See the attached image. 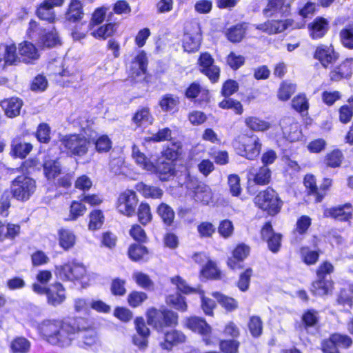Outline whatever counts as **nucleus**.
<instances>
[{
	"label": "nucleus",
	"instance_id": "1",
	"mask_svg": "<svg viewBox=\"0 0 353 353\" xmlns=\"http://www.w3.org/2000/svg\"><path fill=\"white\" fill-rule=\"evenodd\" d=\"M39 334L51 345L68 347L75 339V327L60 319H45L37 325Z\"/></svg>",
	"mask_w": 353,
	"mask_h": 353
},
{
	"label": "nucleus",
	"instance_id": "2",
	"mask_svg": "<svg viewBox=\"0 0 353 353\" xmlns=\"http://www.w3.org/2000/svg\"><path fill=\"white\" fill-rule=\"evenodd\" d=\"M148 323L158 331L165 333L163 341L161 345L163 349L170 350L176 343V334L174 329L176 316L173 311L166 308L158 310L150 308L147 312Z\"/></svg>",
	"mask_w": 353,
	"mask_h": 353
},
{
	"label": "nucleus",
	"instance_id": "3",
	"mask_svg": "<svg viewBox=\"0 0 353 353\" xmlns=\"http://www.w3.org/2000/svg\"><path fill=\"white\" fill-rule=\"evenodd\" d=\"M178 187L181 188V195L184 194L185 196L200 202L203 204H208L211 199L212 194L210 187L186 170L181 172L178 175Z\"/></svg>",
	"mask_w": 353,
	"mask_h": 353
},
{
	"label": "nucleus",
	"instance_id": "4",
	"mask_svg": "<svg viewBox=\"0 0 353 353\" xmlns=\"http://www.w3.org/2000/svg\"><path fill=\"white\" fill-rule=\"evenodd\" d=\"M255 206L270 216H275L281 211L283 201L279 193L271 186L259 191L254 198Z\"/></svg>",
	"mask_w": 353,
	"mask_h": 353
},
{
	"label": "nucleus",
	"instance_id": "5",
	"mask_svg": "<svg viewBox=\"0 0 353 353\" xmlns=\"http://www.w3.org/2000/svg\"><path fill=\"white\" fill-rule=\"evenodd\" d=\"M237 154L249 160L254 161L261 154L262 143L256 134H243L234 143Z\"/></svg>",
	"mask_w": 353,
	"mask_h": 353
},
{
	"label": "nucleus",
	"instance_id": "6",
	"mask_svg": "<svg viewBox=\"0 0 353 353\" xmlns=\"http://www.w3.org/2000/svg\"><path fill=\"white\" fill-rule=\"evenodd\" d=\"M303 185L305 188L306 195L312 196L315 203H321L328 194L333 181L330 178L325 177L319 186L317 185L316 179L312 174H306L303 177Z\"/></svg>",
	"mask_w": 353,
	"mask_h": 353
},
{
	"label": "nucleus",
	"instance_id": "7",
	"mask_svg": "<svg viewBox=\"0 0 353 353\" xmlns=\"http://www.w3.org/2000/svg\"><path fill=\"white\" fill-rule=\"evenodd\" d=\"M353 345V339L348 334L334 332L323 340L320 343L322 353H341L340 350H348Z\"/></svg>",
	"mask_w": 353,
	"mask_h": 353
},
{
	"label": "nucleus",
	"instance_id": "8",
	"mask_svg": "<svg viewBox=\"0 0 353 353\" xmlns=\"http://www.w3.org/2000/svg\"><path fill=\"white\" fill-rule=\"evenodd\" d=\"M182 323L185 328L199 333L201 336L202 341L205 345L210 346L215 343V337L212 336V328L205 319L191 316L186 317Z\"/></svg>",
	"mask_w": 353,
	"mask_h": 353
},
{
	"label": "nucleus",
	"instance_id": "9",
	"mask_svg": "<svg viewBox=\"0 0 353 353\" xmlns=\"http://www.w3.org/2000/svg\"><path fill=\"white\" fill-rule=\"evenodd\" d=\"M54 272L57 278L63 281H74L83 279L86 274V269L81 263L70 261L55 265Z\"/></svg>",
	"mask_w": 353,
	"mask_h": 353
},
{
	"label": "nucleus",
	"instance_id": "10",
	"mask_svg": "<svg viewBox=\"0 0 353 353\" xmlns=\"http://www.w3.org/2000/svg\"><path fill=\"white\" fill-rule=\"evenodd\" d=\"M10 189L14 198L18 201H26L34 193L36 182L28 176H19L12 181Z\"/></svg>",
	"mask_w": 353,
	"mask_h": 353
},
{
	"label": "nucleus",
	"instance_id": "11",
	"mask_svg": "<svg viewBox=\"0 0 353 353\" xmlns=\"http://www.w3.org/2000/svg\"><path fill=\"white\" fill-rule=\"evenodd\" d=\"M32 290L39 294H46L47 303L54 307L61 305L66 299L65 289L59 282L54 283L50 288L33 284Z\"/></svg>",
	"mask_w": 353,
	"mask_h": 353
},
{
	"label": "nucleus",
	"instance_id": "12",
	"mask_svg": "<svg viewBox=\"0 0 353 353\" xmlns=\"http://www.w3.org/2000/svg\"><path fill=\"white\" fill-rule=\"evenodd\" d=\"M312 57L323 68L328 69L339 60L340 54L332 44L319 43L314 47Z\"/></svg>",
	"mask_w": 353,
	"mask_h": 353
},
{
	"label": "nucleus",
	"instance_id": "13",
	"mask_svg": "<svg viewBox=\"0 0 353 353\" xmlns=\"http://www.w3.org/2000/svg\"><path fill=\"white\" fill-rule=\"evenodd\" d=\"M61 145L67 150L68 153L71 155L83 156L89 149L90 143L82 134H69L63 137L61 140Z\"/></svg>",
	"mask_w": 353,
	"mask_h": 353
},
{
	"label": "nucleus",
	"instance_id": "14",
	"mask_svg": "<svg viewBox=\"0 0 353 353\" xmlns=\"http://www.w3.org/2000/svg\"><path fill=\"white\" fill-rule=\"evenodd\" d=\"M197 65L199 72L207 77L212 83L219 81L221 69L214 63V59L210 52H204L199 54Z\"/></svg>",
	"mask_w": 353,
	"mask_h": 353
},
{
	"label": "nucleus",
	"instance_id": "15",
	"mask_svg": "<svg viewBox=\"0 0 353 353\" xmlns=\"http://www.w3.org/2000/svg\"><path fill=\"white\" fill-rule=\"evenodd\" d=\"M202 35L196 23H190L185 27L183 48L188 53L197 52L201 46Z\"/></svg>",
	"mask_w": 353,
	"mask_h": 353
},
{
	"label": "nucleus",
	"instance_id": "16",
	"mask_svg": "<svg viewBox=\"0 0 353 353\" xmlns=\"http://www.w3.org/2000/svg\"><path fill=\"white\" fill-rule=\"evenodd\" d=\"M184 96L194 103L196 106L203 107L210 102V93L208 89L203 88L196 81L190 83L184 91Z\"/></svg>",
	"mask_w": 353,
	"mask_h": 353
},
{
	"label": "nucleus",
	"instance_id": "17",
	"mask_svg": "<svg viewBox=\"0 0 353 353\" xmlns=\"http://www.w3.org/2000/svg\"><path fill=\"white\" fill-rule=\"evenodd\" d=\"M137 204L138 198L135 192L125 190L119 194L116 203V208L120 214L130 217L135 214Z\"/></svg>",
	"mask_w": 353,
	"mask_h": 353
},
{
	"label": "nucleus",
	"instance_id": "18",
	"mask_svg": "<svg viewBox=\"0 0 353 353\" xmlns=\"http://www.w3.org/2000/svg\"><path fill=\"white\" fill-rule=\"evenodd\" d=\"M260 234L261 239L267 243L268 250L273 254L278 253L282 245L283 235L274 231L271 221H268L262 225Z\"/></svg>",
	"mask_w": 353,
	"mask_h": 353
},
{
	"label": "nucleus",
	"instance_id": "19",
	"mask_svg": "<svg viewBox=\"0 0 353 353\" xmlns=\"http://www.w3.org/2000/svg\"><path fill=\"white\" fill-rule=\"evenodd\" d=\"M250 247L244 243L236 244L231 252V256L227 259L228 268L233 271L242 269L243 262L250 255Z\"/></svg>",
	"mask_w": 353,
	"mask_h": 353
},
{
	"label": "nucleus",
	"instance_id": "20",
	"mask_svg": "<svg viewBox=\"0 0 353 353\" xmlns=\"http://www.w3.org/2000/svg\"><path fill=\"white\" fill-rule=\"evenodd\" d=\"M330 29L329 20L323 17L317 16L307 24L309 37L313 41L323 39Z\"/></svg>",
	"mask_w": 353,
	"mask_h": 353
},
{
	"label": "nucleus",
	"instance_id": "21",
	"mask_svg": "<svg viewBox=\"0 0 353 353\" xmlns=\"http://www.w3.org/2000/svg\"><path fill=\"white\" fill-rule=\"evenodd\" d=\"M353 74V57H347L337 65L330 68L329 80L330 82H339L350 79Z\"/></svg>",
	"mask_w": 353,
	"mask_h": 353
},
{
	"label": "nucleus",
	"instance_id": "22",
	"mask_svg": "<svg viewBox=\"0 0 353 353\" xmlns=\"http://www.w3.org/2000/svg\"><path fill=\"white\" fill-rule=\"evenodd\" d=\"M293 24L294 20L291 19L285 20L271 19L255 25V28L269 35H272L283 32L288 28L292 27Z\"/></svg>",
	"mask_w": 353,
	"mask_h": 353
},
{
	"label": "nucleus",
	"instance_id": "23",
	"mask_svg": "<svg viewBox=\"0 0 353 353\" xmlns=\"http://www.w3.org/2000/svg\"><path fill=\"white\" fill-rule=\"evenodd\" d=\"M324 215L341 222H348L353 217V205L351 203L347 202L332 206L324 211Z\"/></svg>",
	"mask_w": 353,
	"mask_h": 353
},
{
	"label": "nucleus",
	"instance_id": "24",
	"mask_svg": "<svg viewBox=\"0 0 353 353\" xmlns=\"http://www.w3.org/2000/svg\"><path fill=\"white\" fill-rule=\"evenodd\" d=\"M17 48L14 43L0 44V70L8 65H16L19 62Z\"/></svg>",
	"mask_w": 353,
	"mask_h": 353
},
{
	"label": "nucleus",
	"instance_id": "25",
	"mask_svg": "<svg viewBox=\"0 0 353 353\" xmlns=\"http://www.w3.org/2000/svg\"><path fill=\"white\" fill-rule=\"evenodd\" d=\"M147 63L145 53L139 52L128 67L130 77L133 79L142 78L146 72Z\"/></svg>",
	"mask_w": 353,
	"mask_h": 353
},
{
	"label": "nucleus",
	"instance_id": "26",
	"mask_svg": "<svg viewBox=\"0 0 353 353\" xmlns=\"http://www.w3.org/2000/svg\"><path fill=\"white\" fill-rule=\"evenodd\" d=\"M312 225V219L307 215L299 216L291 232V243L300 242L307 234Z\"/></svg>",
	"mask_w": 353,
	"mask_h": 353
},
{
	"label": "nucleus",
	"instance_id": "27",
	"mask_svg": "<svg viewBox=\"0 0 353 353\" xmlns=\"http://www.w3.org/2000/svg\"><path fill=\"white\" fill-rule=\"evenodd\" d=\"M57 148L50 149L43 162V171L48 179H53L61 172V166L55 157Z\"/></svg>",
	"mask_w": 353,
	"mask_h": 353
},
{
	"label": "nucleus",
	"instance_id": "28",
	"mask_svg": "<svg viewBox=\"0 0 353 353\" xmlns=\"http://www.w3.org/2000/svg\"><path fill=\"white\" fill-rule=\"evenodd\" d=\"M248 176L249 179L252 180L255 185L263 186L270 183L272 171L268 166L261 165L256 169L251 168L249 170Z\"/></svg>",
	"mask_w": 353,
	"mask_h": 353
},
{
	"label": "nucleus",
	"instance_id": "29",
	"mask_svg": "<svg viewBox=\"0 0 353 353\" xmlns=\"http://www.w3.org/2000/svg\"><path fill=\"white\" fill-rule=\"evenodd\" d=\"M76 336L73 343L77 340V345L83 348L92 347L98 342L96 332L92 329L81 330L75 327Z\"/></svg>",
	"mask_w": 353,
	"mask_h": 353
},
{
	"label": "nucleus",
	"instance_id": "30",
	"mask_svg": "<svg viewBox=\"0 0 353 353\" xmlns=\"http://www.w3.org/2000/svg\"><path fill=\"white\" fill-rule=\"evenodd\" d=\"M18 56L19 62L32 63L39 57L38 50L34 44L28 41H23L19 44Z\"/></svg>",
	"mask_w": 353,
	"mask_h": 353
},
{
	"label": "nucleus",
	"instance_id": "31",
	"mask_svg": "<svg viewBox=\"0 0 353 353\" xmlns=\"http://www.w3.org/2000/svg\"><path fill=\"white\" fill-rule=\"evenodd\" d=\"M248 28V23L240 22L228 28L225 35L230 42L232 43H240L245 37Z\"/></svg>",
	"mask_w": 353,
	"mask_h": 353
},
{
	"label": "nucleus",
	"instance_id": "32",
	"mask_svg": "<svg viewBox=\"0 0 353 353\" xmlns=\"http://www.w3.org/2000/svg\"><path fill=\"white\" fill-rule=\"evenodd\" d=\"M199 274L201 277L207 280L217 281L221 280L223 277V274L218 268L216 262L211 259H208L202 265Z\"/></svg>",
	"mask_w": 353,
	"mask_h": 353
},
{
	"label": "nucleus",
	"instance_id": "33",
	"mask_svg": "<svg viewBox=\"0 0 353 353\" xmlns=\"http://www.w3.org/2000/svg\"><path fill=\"white\" fill-rule=\"evenodd\" d=\"M264 12H270V15L280 14L286 17L290 14V3L288 0H268Z\"/></svg>",
	"mask_w": 353,
	"mask_h": 353
},
{
	"label": "nucleus",
	"instance_id": "34",
	"mask_svg": "<svg viewBox=\"0 0 353 353\" xmlns=\"http://www.w3.org/2000/svg\"><path fill=\"white\" fill-rule=\"evenodd\" d=\"M334 288V282L326 279L317 278L312 282L310 292L315 296H323L330 294Z\"/></svg>",
	"mask_w": 353,
	"mask_h": 353
},
{
	"label": "nucleus",
	"instance_id": "35",
	"mask_svg": "<svg viewBox=\"0 0 353 353\" xmlns=\"http://www.w3.org/2000/svg\"><path fill=\"white\" fill-rule=\"evenodd\" d=\"M83 16L81 2L79 0H71L65 13V20L71 23H77L81 21Z\"/></svg>",
	"mask_w": 353,
	"mask_h": 353
},
{
	"label": "nucleus",
	"instance_id": "36",
	"mask_svg": "<svg viewBox=\"0 0 353 353\" xmlns=\"http://www.w3.org/2000/svg\"><path fill=\"white\" fill-rule=\"evenodd\" d=\"M22 105L23 101L17 97L4 99L0 102V106L4 110L5 114L10 118L18 116Z\"/></svg>",
	"mask_w": 353,
	"mask_h": 353
},
{
	"label": "nucleus",
	"instance_id": "37",
	"mask_svg": "<svg viewBox=\"0 0 353 353\" xmlns=\"http://www.w3.org/2000/svg\"><path fill=\"white\" fill-rule=\"evenodd\" d=\"M216 299L218 303L227 312H232L239 307L238 301L233 297L227 296L220 292L216 291L211 294Z\"/></svg>",
	"mask_w": 353,
	"mask_h": 353
},
{
	"label": "nucleus",
	"instance_id": "38",
	"mask_svg": "<svg viewBox=\"0 0 353 353\" xmlns=\"http://www.w3.org/2000/svg\"><path fill=\"white\" fill-rule=\"evenodd\" d=\"M20 232V225L0 221V241L2 242L6 239L14 240L19 235Z\"/></svg>",
	"mask_w": 353,
	"mask_h": 353
},
{
	"label": "nucleus",
	"instance_id": "39",
	"mask_svg": "<svg viewBox=\"0 0 353 353\" xmlns=\"http://www.w3.org/2000/svg\"><path fill=\"white\" fill-rule=\"evenodd\" d=\"M32 145L22 141L20 139H14L11 143L10 154L20 159H24L32 150Z\"/></svg>",
	"mask_w": 353,
	"mask_h": 353
},
{
	"label": "nucleus",
	"instance_id": "40",
	"mask_svg": "<svg viewBox=\"0 0 353 353\" xmlns=\"http://www.w3.org/2000/svg\"><path fill=\"white\" fill-rule=\"evenodd\" d=\"M152 122L153 117L149 108L145 107L139 109L132 117V123L137 127L145 128L151 125Z\"/></svg>",
	"mask_w": 353,
	"mask_h": 353
},
{
	"label": "nucleus",
	"instance_id": "41",
	"mask_svg": "<svg viewBox=\"0 0 353 353\" xmlns=\"http://www.w3.org/2000/svg\"><path fill=\"white\" fill-rule=\"evenodd\" d=\"M244 123L246 127L253 132H264L271 127V124L268 121L256 116L245 117Z\"/></svg>",
	"mask_w": 353,
	"mask_h": 353
},
{
	"label": "nucleus",
	"instance_id": "42",
	"mask_svg": "<svg viewBox=\"0 0 353 353\" xmlns=\"http://www.w3.org/2000/svg\"><path fill=\"white\" fill-rule=\"evenodd\" d=\"M58 235L59 245L65 250H68L74 245L77 237L71 230L61 228L59 230Z\"/></svg>",
	"mask_w": 353,
	"mask_h": 353
},
{
	"label": "nucleus",
	"instance_id": "43",
	"mask_svg": "<svg viewBox=\"0 0 353 353\" xmlns=\"http://www.w3.org/2000/svg\"><path fill=\"white\" fill-rule=\"evenodd\" d=\"M132 157L136 163L147 171L154 172L155 170L154 165L141 152L139 148L133 145L132 150Z\"/></svg>",
	"mask_w": 353,
	"mask_h": 353
},
{
	"label": "nucleus",
	"instance_id": "44",
	"mask_svg": "<svg viewBox=\"0 0 353 353\" xmlns=\"http://www.w3.org/2000/svg\"><path fill=\"white\" fill-rule=\"evenodd\" d=\"M344 156L340 149H334L327 152L323 159V163L327 168H336L341 165Z\"/></svg>",
	"mask_w": 353,
	"mask_h": 353
},
{
	"label": "nucleus",
	"instance_id": "45",
	"mask_svg": "<svg viewBox=\"0 0 353 353\" xmlns=\"http://www.w3.org/2000/svg\"><path fill=\"white\" fill-rule=\"evenodd\" d=\"M296 85L289 81H282L277 90L276 97L279 101H287L294 94Z\"/></svg>",
	"mask_w": 353,
	"mask_h": 353
},
{
	"label": "nucleus",
	"instance_id": "46",
	"mask_svg": "<svg viewBox=\"0 0 353 353\" xmlns=\"http://www.w3.org/2000/svg\"><path fill=\"white\" fill-rule=\"evenodd\" d=\"M322 253L320 249L311 250L307 246H302L300 248V254L302 261L307 265L316 264Z\"/></svg>",
	"mask_w": 353,
	"mask_h": 353
},
{
	"label": "nucleus",
	"instance_id": "47",
	"mask_svg": "<svg viewBox=\"0 0 353 353\" xmlns=\"http://www.w3.org/2000/svg\"><path fill=\"white\" fill-rule=\"evenodd\" d=\"M347 102L338 109L339 121L343 124L350 123L353 118V96L349 97Z\"/></svg>",
	"mask_w": 353,
	"mask_h": 353
},
{
	"label": "nucleus",
	"instance_id": "48",
	"mask_svg": "<svg viewBox=\"0 0 353 353\" xmlns=\"http://www.w3.org/2000/svg\"><path fill=\"white\" fill-rule=\"evenodd\" d=\"M218 106L223 110H232L236 115H241L244 111L241 102L232 97L223 98L218 103Z\"/></svg>",
	"mask_w": 353,
	"mask_h": 353
},
{
	"label": "nucleus",
	"instance_id": "49",
	"mask_svg": "<svg viewBox=\"0 0 353 353\" xmlns=\"http://www.w3.org/2000/svg\"><path fill=\"white\" fill-rule=\"evenodd\" d=\"M117 29V24L109 23L91 31V35L95 39H105L113 35Z\"/></svg>",
	"mask_w": 353,
	"mask_h": 353
},
{
	"label": "nucleus",
	"instance_id": "50",
	"mask_svg": "<svg viewBox=\"0 0 353 353\" xmlns=\"http://www.w3.org/2000/svg\"><path fill=\"white\" fill-rule=\"evenodd\" d=\"M135 188L145 198L160 199L163 195V190L159 188L148 185L142 182L137 183Z\"/></svg>",
	"mask_w": 353,
	"mask_h": 353
},
{
	"label": "nucleus",
	"instance_id": "51",
	"mask_svg": "<svg viewBox=\"0 0 353 353\" xmlns=\"http://www.w3.org/2000/svg\"><path fill=\"white\" fill-rule=\"evenodd\" d=\"M341 46L347 50H353V26L348 24L343 27L339 33Z\"/></svg>",
	"mask_w": 353,
	"mask_h": 353
},
{
	"label": "nucleus",
	"instance_id": "52",
	"mask_svg": "<svg viewBox=\"0 0 353 353\" xmlns=\"http://www.w3.org/2000/svg\"><path fill=\"white\" fill-rule=\"evenodd\" d=\"M254 275V270L251 267L246 268L242 271L239 275L237 281L236 282V286L238 289L245 292L248 290L250 285L251 278Z\"/></svg>",
	"mask_w": 353,
	"mask_h": 353
},
{
	"label": "nucleus",
	"instance_id": "53",
	"mask_svg": "<svg viewBox=\"0 0 353 353\" xmlns=\"http://www.w3.org/2000/svg\"><path fill=\"white\" fill-rule=\"evenodd\" d=\"M248 327L253 338L256 339L260 337L263 330V322L261 318L258 315L250 316L248 322Z\"/></svg>",
	"mask_w": 353,
	"mask_h": 353
},
{
	"label": "nucleus",
	"instance_id": "54",
	"mask_svg": "<svg viewBox=\"0 0 353 353\" xmlns=\"http://www.w3.org/2000/svg\"><path fill=\"white\" fill-rule=\"evenodd\" d=\"M301 323L305 330L315 327L319 323L318 312L312 308L305 310L301 316Z\"/></svg>",
	"mask_w": 353,
	"mask_h": 353
},
{
	"label": "nucleus",
	"instance_id": "55",
	"mask_svg": "<svg viewBox=\"0 0 353 353\" xmlns=\"http://www.w3.org/2000/svg\"><path fill=\"white\" fill-rule=\"evenodd\" d=\"M30 347V342L22 336L15 338L10 343V349L13 353H28Z\"/></svg>",
	"mask_w": 353,
	"mask_h": 353
},
{
	"label": "nucleus",
	"instance_id": "56",
	"mask_svg": "<svg viewBox=\"0 0 353 353\" xmlns=\"http://www.w3.org/2000/svg\"><path fill=\"white\" fill-rule=\"evenodd\" d=\"M92 27L87 24L85 21L77 22L73 27L71 32V36L74 41H80L85 38L87 33L90 30L92 31Z\"/></svg>",
	"mask_w": 353,
	"mask_h": 353
},
{
	"label": "nucleus",
	"instance_id": "57",
	"mask_svg": "<svg viewBox=\"0 0 353 353\" xmlns=\"http://www.w3.org/2000/svg\"><path fill=\"white\" fill-rule=\"evenodd\" d=\"M201 297V308L206 316H214L216 303L213 299L205 296L204 292L201 290L199 293Z\"/></svg>",
	"mask_w": 353,
	"mask_h": 353
},
{
	"label": "nucleus",
	"instance_id": "58",
	"mask_svg": "<svg viewBox=\"0 0 353 353\" xmlns=\"http://www.w3.org/2000/svg\"><path fill=\"white\" fill-rule=\"evenodd\" d=\"M60 43L57 32L54 29L49 31H45L40 39L39 44L47 48H51Z\"/></svg>",
	"mask_w": 353,
	"mask_h": 353
},
{
	"label": "nucleus",
	"instance_id": "59",
	"mask_svg": "<svg viewBox=\"0 0 353 353\" xmlns=\"http://www.w3.org/2000/svg\"><path fill=\"white\" fill-rule=\"evenodd\" d=\"M83 201H73L70 207V213L68 215V218L67 220L68 221H74L77 220L79 216H83L87 208L85 205L83 203Z\"/></svg>",
	"mask_w": 353,
	"mask_h": 353
},
{
	"label": "nucleus",
	"instance_id": "60",
	"mask_svg": "<svg viewBox=\"0 0 353 353\" xmlns=\"http://www.w3.org/2000/svg\"><path fill=\"white\" fill-rule=\"evenodd\" d=\"M157 213L165 225H170L173 222L175 215L173 209L166 203H162L159 205Z\"/></svg>",
	"mask_w": 353,
	"mask_h": 353
},
{
	"label": "nucleus",
	"instance_id": "61",
	"mask_svg": "<svg viewBox=\"0 0 353 353\" xmlns=\"http://www.w3.org/2000/svg\"><path fill=\"white\" fill-rule=\"evenodd\" d=\"M291 106L299 113L307 111L309 103L306 95L304 93H299L296 95L292 100Z\"/></svg>",
	"mask_w": 353,
	"mask_h": 353
},
{
	"label": "nucleus",
	"instance_id": "62",
	"mask_svg": "<svg viewBox=\"0 0 353 353\" xmlns=\"http://www.w3.org/2000/svg\"><path fill=\"white\" fill-rule=\"evenodd\" d=\"M239 89V83L236 80L228 79L223 83L220 93L224 98L230 97L237 92Z\"/></svg>",
	"mask_w": 353,
	"mask_h": 353
},
{
	"label": "nucleus",
	"instance_id": "63",
	"mask_svg": "<svg viewBox=\"0 0 353 353\" xmlns=\"http://www.w3.org/2000/svg\"><path fill=\"white\" fill-rule=\"evenodd\" d=\"M240 342L235 339H221L219 349L223 353H239Z\"/></svg>",
	"mask_w": 353,
	"mask_h": 353
},
{
	"label": "nucleus",
	"instance_id": "64",
	"mask_svg": "<svg viewBox=\"0 0 353 353\" xmlns=\"http://www.w3.org/2000/svg\"><path fill=\"white\" fill-rule=\"evenodd\" d=\"M128 255L132 260L137 261L147 257L148 250L141 245L133 244L129 248Z\"/></svg>",
	"mask_w": 353,
	"mask_h": 353
}]
</instances>
